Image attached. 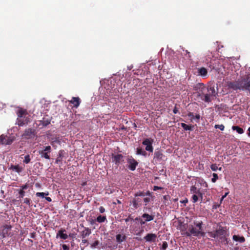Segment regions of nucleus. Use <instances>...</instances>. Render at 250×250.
Returning a JSON list of instances; mask_svg holds the SVG:
<instances>
[{"label": "nucleus", "instance_id": "1", "mask_svg": "<svg viewBox=\"0 0 250 250\" xmlns=\"http://www.w3.org/2000/svg\"><path fill=\"white\" fill-rule=\"evenodd\" d=\"M203 222L202 220H194L188 226V231L186 232L187 236L190 237L191 235L199 237H204L205 232L203 229Z\"/></svg>", "mask_w": 250, "mask_h": 250}, {"label": "nucleus", "instance_id": "2", "mask_svg": "<svg viewBox=\"0 0 250 250\" xmlns=\"http://www.w3.org/2000/svg\"><path fill=\"white\" fill-rule=\"evenodd\" d=\"M227 85L229 88L233 90H242L250 91V81H248V78L242 77L236 81H228Z\"/></svg>", "mask_w": 250, "mask_h": 250}, {"label": "nucleus", "instance_id": "3", "mask_svg": "<svg viewBox=\"0 0 250 250\" xmlns=\"http://www.w3.org/2000/svg\"><path fill=\"white\" fill-rule=\"evenodd\" d=\"M217 93L216 92L214 86H208L207 92H202L197 97L201 101L209 103L211 102L213 97H215Z\"/></svg>", "mask_w": 250, "mask_h": 250}, {"label": "nucleus", "instance_id": "4", "mask_svg": "<svg viewBox=\"0 0 250 250\" xmlns=\"http://www.w3.org/2000/svg\"><path fill=\"white\" fill-rule=\"evenodd\" d=\"M146 194L144 191H139L135 193L134 197L131 202L135 209H137L142 206V200L140 197H145Z\"/></svg>", "mask_w": 250, "mask_h": 250}, {"label": "nucleus", "instance_id": "5", "mask_svg": "<svg viewBox=\"0 0 250 250\" xmlns=\"http://www.w3.org/2000/svg\"><path fill=\"white\" fill-rule=\"evenodd\" d=\"M112 162L117 167L125 163L124 156L121 154H112L111 155Z\"/></svg>", "mask_w": 250, "mask_h": 250}, {"label": "nucleus", "instance_id": "6", "mask_svg": "<svg viewBox=\"0 0 250 250\" xmlns=\"http://www.w3.org/2000/svg\"><path fill=\"white\" fill-rule=\"evenodd\" d=\"M36 130L34 128H27L25 129L24 133L22 134L21 137L24 139H30L35 137L36 136Z\"/></svg>", "mask_w": 250, "mask_h": 250}, {"label": "nucleus", "instance_id": "7", "mask_svg": "<svg viewBox=\"0 0 250 250\" xmlns=\"http://www.w3.org/2000/svg\"><path fill=\"white\" fill-rule=\"evenodd\" d=\"M51 151V147L50 146H45L43 149L40 150L38 151L39 154L41 155V157L46 159H50V153Z\"/></svg>", "mask_w": 250, "mask_h": 250}, {"label": "nucleus", "instance_id": "8", "mask_svg": "<svg viewBox=\"0 0 250 250\" xmlns=\"http://www.w3.org/2000/svg\"><path fill=\"white\" fill-rule=\"evenodd\" d=\"M12 228V227L10 225H5L3 226L2 229L0 233V235L2 238L12 236L11 232Z\"/></svg>", "mask_w": 250, "mask_h": 250}, {"label": "nucleus", "instance_id": "9", "mask_svg": "<svg viewBox=\"0 0 250 250\" xmlns=\"http://www.w3.org/2000/svg\"><path fill=\"white\" fill-rule=\"evenodd\" d=\"M15 140V137L14 136H6L4 135L0 136V145H10Z\"/></svg>", "mask_w": 250, "mask_h": 250}, {"label": "nucleus", "instance_id": "10", "mask_svg": "<svg viewBox=\"0 0 250 250\" xmlns=\"http://www.w3.org/2000/svg\"><path fill=\"white\" fill-rule=\"evenodd\" d=\"M153 142V139L151 138L145 139L142 142V144L146 146V150L152 152L153 151V147L152 146V143Z\"/></svg>", "mask_w": 250, "mask_h": 250}, {"label": "nucleus", "instance_id": "11", "mask_svg": "<svg viewBox=\"0 0 250 250\" xmlns=\"http://www.w3.org/2000/svg\"><path fill=\"white\" fill-rule=\"evenodd\" d=\"M193 89L196 91L197 96L202 92H207L208 87L203 83H198L193 86Z\"/></svg>", "mask_w": 250, "mask_h": 250}, {"label": "nucleus", "instance_id": "12", "mask_svg": "<svg viewBox=\"0 0 250 250\" xmlns=\"http://www.w3.org/2000/svg\"><path fill=\"white\" fill-rule=\"evenodd\" d=\"M127 163L128 164V168L132 171L135 170L138 163L132 156H128L127 158Z\"/></svg>", "mask_w": 250, "mask_h": 250}, {"label": "nucleus", "instance_id": "13", "mask_svg": "<svg viewBox=\"0 0 250 250\" xmlns=\"http://www.w3.org/2000/svg\"><path fill=\"white\" fill-rule=\"evenodd\" d=\"M165 157V155L162 153V150L157 149L154 153L153 160L157 163L163 160Z\"/></svg>", "mask_w": 250, "mask_h": 250}, {"label": "nucleus", "instance_id": "14", "mask_svg": "<svg viewBox=\"0 0 250 250\" xmlns=\"http://www.w3.org/2000/svg\"><path fill=\"white\" fill-rule=\"evenodd\" d=\"M29 121V118L28 116H24L17 119V123L19 126H23L27 125Z\"/></svg>", "mask_w": 250, "mask_h": 250}, {"label": "nucleus", "instance_id": "15", "mask_svg": "<svg viewBox=\"0 0 250 250\" xmlns=\"http://www.w3.org/2000/svg\"><path fill=\"white\" fill-rule=\"evenodd\" d=\"M65 154V152L64 150L62 149L59 150L55 161V163L59 164L60 166L62 165V161L64 157Z\"/></svg>", "mask_w": 250, "mask_h": 250}, {"label": "nucleus", "instance_id": "16", "mask_svg": "<svg viewBox=\"0 0 250 250\" xmlns=\"http://www.w3.org/2000/svg\"><path fill=\"white\" fill-rule=\"evenodd\" d=\"M217 235V238H219L220 239V237L224 236L227 234V230L226 228H223L222 227H219V228L216 230Z\"/></svg>", "mask_w": 250, "mask_h": 250}, {"label": "nucleus", "instance_id": "17", "mask_svg": "<svg viewBox=\"0 0 250 250\" xmlns=\"http://www.w3.org/2000/svg\"><path fill=\"white\" fill-rule=\"evenodd\" d=\"M190 192L191 193L193 194H197L198 195H199V197H200L201 200H202L203 194L200 191V189L197 188V187L195 185L192 186L190 187Z\"/></svg>", "mask_w": 250, "mask_h": 250}, {"label": "nucleus", "instance_id": "18", "mask_svg": "<svg viewBox=\"0 0 250 250\" xmlns=\"http://www.w3.org/2000/svg\"><path fill=\"white\" fill-rule=\"evenodd\" d=\"M70 103L73 104V106L75 108H78L81 103V99L79 97H73L70 101H69Z\"/></svg>", "mask_w": 250, "mask_h": 250}, {"label": "nucleus", "instance_id": "19", "mask_svg": "<svg viewBox=\"0 0 250 250\" xmlns=\"http://www.w3.org/2000/svg\"><path fill=\"white\" fill-rule=\"evenodd\" d=\"M157 238V236L154 233H148L144 237L146 241L147 242H154Z\"/></svg>", "mask_w": 250, "mask_h": 250}, {"label": "nucleus", "instance_id": "20", "mask_svg": "<svg viewBox=\"0 0 250 250\" xmlns=\"http://www.w3.org/2000/svg\"><path fill=\"white\" fill-rule=\"evenodd\" d=\"M155 217L154 214H148L146 213H144L142 215V218L144 219V220L146 222H149L152 221Z\"/></svg>", "mask_w": 250, "mask_h": 250}, {"label": "nucleus", "instance_id": "21", "mask_svg": "<svg viewBox=\"0 0 250 250\" xmlns=\"http://www.w3.org/2000/svg\"><path fill=\"white\" fill-rule=\"evenodd\" d=\"M198 75L203 77H206L208 75V70L204 67L198 68L197 69Z\"/></svg>", "mask_w": 250, "mask_h": 250}, {"label": "nucleus", "instance_id": "22", "mask_svg": "<svg viewBox=\"0 0 250 250\" xmlns=\"http://www.w3.org/2000/svg\"><path fill=\"white\" fill-rule=\"evenodd\" d=\"M65 231V229H60L57 234V237L60 236V237L63 240H65L68 238V235L66 233H64Z\"/></svg>", "mask_w": 250, "mask_h": 250}, {"label": "nucleus", "instance_id": "23", "mask_svg": "<svg viewBox=\"0 0 250 250\" xmlns=\"http://www.w3.org/2000/svg\"><path fill=\"white\" fill-rule=\"evenodd\" d=\"M91 233V229L88 228H85L81 232V237L82 238H85L88 236Z\"/></svg>", "mask_w": 250, "mask_h": 250}, {"label": "nucleus", "instance_id": "24", "mask_svg": "<svg viewBox=\"0 0 250 250\" xmlns=\"http://www.w3.org/2000/svg\"><path fill=\"white\" fill-rule=\"evenodd\" d=\"M9 169L13 171H15L19 173L21 172L22 171V170H23L22 167H20L19 165H11L9 167Z\"/></svg>", "mask_w": 250, "mask_h": 250}, {"label": "nucleus", "instance_id": "25", "mask_svg": "<svg viewBox=\"0 0 250 250\" xmlns=\"http://www.w3.org/2000/svg\"><path fill=\"white\" fill-rule=\"evenodd\" d=\"M18 118H21V117H23L24 116H26L27 115V112L26 110L23 109L22 108H20L17 113Z\"/></svg>", "mask_w": 250, "mask_h": 250}, {"label": "nucleus", "instance_id": "26", "mask_svg": "<svg viewBox=\"0 0 250 250\" xmlns=\"http://www.w3.org/2000/svg\"><path fill=\"white\" fill-rule=\"evenodd\" d=\"M232 239L237 242H239V243H243L245 242V238L243 236H239L237 235H234L232 236Z\"/></svg>", "mask_w": 250, "mask_h": 250}, {"label": "nucleus", "instance_id": "27", "mask_svg": "<svg viewBox=\"0 0 250 250\" xmlns=\"http://www.w3.org/2000/svg\"><path fill=\"white\" fill-rule=\"evenodd\" d=\"M181 126L183 128V129L186 130H189L192 131L194 129V126L193 125H188L185 123H181Z\"/></svg>", "mask_w": 250, "mask_h": 250}, {"label": "nucleus", "instance_id": "28", "mask_svg": "<svg viewBox=\"0 0 250 250\" xmlns=\"http://www.w3.org/2000/svg\"><path fill=\"white\" fill-rule=\"evenodd\" d=\"M126 239V236L125 235L122 236L121 234H119L116 236V241L119 243H122L123 242L125 241Z\"/></svg>", "mask_w": 250, "mask_h": 250}, {"label": "nucleus", "instance_id": "29", "mask_svg": "<svg viewBox=\"0 0 250 250\" xmlns=\"http://www.w3.org/2000/svg\"><path fill=\"white\" fill-rule=\"evenodd\" d=\"M40 125H42L43 126H46L47 125L50 124V119L43 118L42 120L40 121Z\"/></svg>", "mask_w": 250, "mask_h": 250}, {"label": "nucleus", "instance_id": "30", "mask_svg": "<svg viewBox=\"0 0 250 250\" xmlns=\"http://www.w3.org/2000/svg\"><path fill=\"white\" fill-rule=\"evenodd\" d=\"M188 116L189 117L191 118V119H196V122L197 123L199 122V120L200 118V115L199 114H196V115L194 116L193 113L189 112L188 114Z\"/></svg>", "mask_w": 250, "mask_h": 250}, {"label": "nucleus", "instance_id": "31", "mask_svg": "<svg viewBox=\"0 0 250 250\" xmlns=\"http://www.w3.org/2000/svg\"><path fill=\"white\" fill-rule=\"evenodd\" d=\"M136 154L146 156V152L141 147H137L136 148Z\"/></svg>", "mask_w": 250, "mask_h": 250}, {"label": "nucleus", "instance_id": "32", "mask_svg": "<svg viewBox=\"0 0 250 250\" xmlns=\"http://www.w3.org/2000/svg\"><path fill=\"white\" fill-rule=\"evenodd\" d=\"M96 220L99 223H103L106 220V216H102L100 215L97 217Z\"/></svg>", "mask_w": 250, "mask_h": 250}, {"label": "nucleus", "instance_id": "33", "mask_svg": "<svg viewBox=\"0 0 250 250\" xmlns=\"http://www.w3.org/2000/svg\"><path fill=\"white\" fill-rule=\"evenodd\" d=\"M232 129L233 130H236L239 134H243L244 133V130L242 128H241L239 126H232Z\"/></svg>", "mask_w": 250, "mask_h": 250}, {"label": "nucleus", "instance_id": "34", "mask_svg": "<svg viewBox=\"0 0 250 250\" xmlns=\"http://www.w3.org/2000/svg\"><path fill=\"white\" fill-rule=\"evenodd\" d=\"M219 240L221 243L225 245H228L229 243V240L227 237V234H226V235H224V236L220 237V239H219Z\"/></svg>", "mask_w": 250, "mask_h": 250}, {"label": "nucleus", "instance_id": "35", "mask_svg": "<svg viewBox=\"0 0 250 250\" xmlns=\"http://www.w3.org/2000/svg\"><path fill=\"white\" fill-rule=\"evenodd\" d=\"M48 194H49V193L48 192H47L46 193H45V192H37L36 193V195L37 197H41L42 198H44L45 197V196H47Z\"/></svg>", "mask_w": 250, "mask_h": 250}, {"label": "nucleus", "instance_id": "36", "mask_svg": "<svg viewBox=\"0 0 250 250\" xmlns=\"http://www.w3.org/2000/svg\"><path fill=\"white\" fill-rule=\"evenodd\" d=\"M31 159L29 155H26L24 156V159L23 162L25 164H28L30 162Z\"/></svg>", "mask_w": 250, "mask_h": 250}, {"label": "nucleus", "instance_id": "37", "mask_svg": "<svg viewBox=\"0 0 250 250\" xmlns=\"http://www.w3.org/2000/svg\"><path fill=\"white\" fill-rule=\"evenodd\" d=\"M199 198H200L197 194H194L192 196V202L195 203L198 200Z\"/></svg>", "mask_w": 250, "mask_h": 250}, {"label": "nucleus", "instance_id": "38", "mask_svg": "<svg viewBox=\"0 0 250 250\" xmlns=\"http://www.w3.org/2000/svg\"><path fill=\"white\" fill-rule=\"evenodd\" d=\"M216 231H210L208 232V235L209 237L213 238H217V235L216 234Z\"/></svg>", "mask_w": 250, "mask_h": 250}, {"label": "nucleus", "instance_id": "39", "mask_svg": "<svg viewBox=\"0 0 250 250\" xmlns=\"http://www.w3.org/2000/svg\"><path fill=\"white\" fill-rule=\"evenodd\" d=\"M212 178L211 179V181L212 183H215L217 181V180L218 179V176L217 174L215 173H213L212 174Z\"/></svg>", "mask_w": 250, "mask_h": 250}, {"label": "nucleus", "instance_id": "40", "mask_svg": "<svg viewBox=\"0 0 250 250\" xmlns=\"http://www.w3.org/2000/svg\"><path fill=\"white\" fill-rule=\"evenodd\" d=\"M214 127L215 128H219L221 130H224L225 128V126L223 125H215Z\"/></svg>", "mask_w": 250, "mask_h": 250}, {"label": "nucleus", "instance_id": "41", "mask_svg": "<svg viewBox=\"0 0 250 250\" xmlns=\"http://www.w3.org/2000/svg\"><path fill=\"white\" fill-rule=\"evenodd\" d=\"M210 168L212 171H215L218 169V167L216 164H213L210 166Z\"/></svg>", "mask_w": 250, "mask_h": 250}, {"label": "nucleus", "instance_id": "42", "mask_svg": "<svg viewBox=\"0 0 250 250\" xmlns=\"http://www.w3.org/2000/svg\"><path fill=\"white\" fill-rule=\"evenodd\" d=\"M143 201L145 203V206H146L147 203L150 202V198L149 197H144L143 199Z\"/></svg>", "mask_w": 250, "mask_h": 250}, {"label": "nucleus", "instance_id": "43", "mask_svg": "<svg viewBox=\"0 0 250 250\" xmlns=\"http://www.w3.org/2000/svg\"><path fill=\"white\" fill-rule=\"evenodd\" d=\"M99 244V241L96 240L92 244H91V248H95Z\"/></svg>", "mask_w": 250, "mask_h": 250}, {"label": "nucleus", "instance_id": "44", "mask_svg": "<svg viewBox=\"0 0 250 250\" xmlns=\"http://www.w3.org/2000/svg\"><path fill=\"white\" fill-rule=\"evenodd\" d=\"M19 193L20 194V197L23 198L24 196L25 191L22 189H20L19 191Z\"/></svg>", "mask_w": 250, "mask_h": 250}, {"label": "nucleus", "instance_id": "45", "mask_svg": "<svg viewBox=\"0 0 250 250\" xmlns=\"http://www.w3.org/2000/svg\"><path fill=\"white\" fill-rule=\"evenodd\" d=\"M24 203L29 205V206H30V203H31V200L29 198H25L24 199Z\"/></svg>", "mask_w": 250, "mask_h": 250}, {"label": "nucleus", "instance_id": "46", "mask_svg": "<svg viewBox=\"0 0 250 250\" xmlns=\"http://www.w3.org/2000/svg\"><path fill=\"white\" fill-rule=\"evenodd\" d=\"M124 220L127 223L129 221H133V219L131 215H129L128 217L127 218L125 219Z\"/></svg>", "mask_w": 250, "mask_h": 250}, {"label": "nucleus", "instance_id": "47", "mask_svg": "<svg viewBox=\"0 0 250 250\" xmlns=\"http://www.w3.org/2000/svg\"><path fill=\"white\" fill-rule=\"evenodd\" d=\"M62 247L63 250H69V247L66 244H63L62 245Z\"/></svg>", "mask_w": 250, "mask_h": 250}, {"label": "nucleus", "instance_id": "48", "mask_svg": "<svg viewBox=\"0 0 250 250\" xmlns=\"http://www.w3.org/2000/svg\"><path fill=\"white\" fill-rule=\"evenodd\" d=\"M167 247V243L166 242H163V245H162V249L163 250H166Z\"/></svg>", "mask_w": 250, "mask_h": 250}, {"label": "nucleus", "instance_id": "49", "mask_svg": "<svg viewBox=\"0 0 250 250\" xmlns=\"http://www.w3.org/2000/svg\"><path fill=\"white\" fill-rule=\"evenodd\" d=\"M28 188V185L27 184H26L21 187V189H22L23 190H24L25 189H26Z\"/></svg>", "mask_w": 250, "mask_h": 250}, {"label": "nucleus", "instance_id": "50", "mask_svg": "<svg viewBox=\"0 0 250 250\" xmlns=\"http://www.w3.org/2000/svg\"><path fill=\"white\" fill-rule=\"evenodd\" d=\"M99 211L100 213H103L105 211V208L103 207H100L99 208Z\"/></svg>", "mask_w": 250, "mask_h": 250}, {"label": "nucleus", "instance_id": "51", "mask_svg": "<svg viewBox=\"0 0 250 250\" xmlns=\"http://www.w3.org/2000/svg\"><path fill=\"white\" fill-rule=\"evenodd\" d=\"M140 224L141 226L144 225L146 224V221L145 220H143L142 219H141L139 221Z\"/></svg>", "mask_w": 250, "mask_h": 250}, {"label": "nucleus", "instance_id": "52", "mask_svg": "<svg viewBox=\"0 0 250 250\" xmlns=\"http://www.w3.org/2000/svg\"><path fill=\"white\" fill-rule=\"evenodd\" d=\"M36 232L34 231V232H33L30 233V237L32 238H34L36 237Z\"/></svg>", "mask_w": 250, "mask_h": 250}, {"label": "nucleus", "instance_id": "53", "mask_svg": "<svg viewBox=\"0 0 250 250\" xmlns=\"http://www.w3.org/2000/svg\"><path fill=\"white\" fill-rule=\"evenodd\" d=\"M229 192H226L224 195H223L220 200V203H221L222 201L224 200V199L228 195Z\"/></svg>", "mask_w": 250, "mask_h": 250}, {"label": "nucleus", "instance_id": "54", "mask_svg": "<svg viewBox=\"0 0 250 250\" xmlns=\"http://www.w3.org/2000/svg\"><path fill=\"white\" fill-rule=\"evenodd\" d=\"M55 143L59 144L60 141L59 140L56 139L55 140H54L51 142V145L52 146H53Z\"/></svg>", "mask_w": 250, "mask_h": 250}, {"label": "nucleus", "instance_id": "55", "mask_svg": "<svg viewBox=\"0 0 250 250\" xmlns=\"http://www.w3.org/2000/svg\"><path fill=\"white\" fill-rule=\"evenodd\" d=\"M173 112L174 114H176L178 112V108L176 107V106H175L173 110Z\"/></svg>", "mask_w": 250, "mask_h": 250}, {"label": "nucleus", "instance_id": "56", "mask_svg": "<svg viewBox=\"0 0 250 250\" xmlns=\"http://www.w3.org/2000/svg\"><path fill=\"white\" fill-rule=\"evenodd\" d=\"M161 187H158V186H154V188H153V190L154 191H156L157 190V189H161Z\"/></svg>", "mask_w": 250, "mask_h": 250}, {"label": "nucleus", "instance_id": "57", "mask_svg": "<svg viewBox=\"0 0 250 250\" xmlns=\"http://www.w3.org/2000/svg\"><path fill=\"white\" fill-rule=\"evenodd\" d=\"M82 243L83 244L87 243V240L85 239V238H83L82 239Z\"/></svg>", "mask_w": 250, "mask_h": 250}, {"label": "nucleus", "instance_id": "58", "mask_svg": "<svg viewBox=\"0 0 250 250\" xmlns=\"http://www.w3.org/2000/svg\"><path fill=\"white\" fill-rule=\"evenodd\" d=\"M45 199L48 201V202H51L52 200H51V198L50 197H45Z\"/></svg>", "mask_w": 250, "mask_h": 250}, {"label": "nucleus", "instance_id": "59", "mask_svg": "<svg viewBox=\"0 0 250 250\" xmlns=\"http://www.w3.org/2000/svg\"><path fill=\"white\" fill-rule=\"evenodd\" d=\"M145 193H146V195L151 196V194L150 192L149 191H148L146 192H145Z\"/></svg>", "mask_w": 250, "mask_h": 250}, {"label": "nucleus", "instance_id": "60", "mask_svg": "<svg viewBox=\"0 0 250 250\" xmlns=\"http://www.w3.org/2000/svg\"><path fill=\"white\" fill-rule=\"evenodd\" d=\"M96 221V219L95 220H92L91 221V222H90V224L91 225H93V224H94L95 223Z\"/></svg>", "mask_w": 250, "mask_h": 250}, {"label": "nucleus", "instance_id": "61", "mask_svg": "<svg viewBox=\"0 0 250 250\" xmlns=\"http://www.w3.org/2000/svg\"><path fill=\"white\" fill-rule=\"evenodd\" d=\"M246 78H248V81H250V74L245 77Z\"/></svg>", "mask_w": 250, "mask_h": 250}, {"label": "nucleus", "instance_id": "62", "mask_svg": "<svg viewBox=\"0 0 250 250\" xmlns=\"http://www.w3.org/2000/svg\"><path fill=\"white\" fill-rule=\"evenodd\" d=\"M141 218H139V217H136L135 219V220H136V221H139L140 220Z\"/></svg>", "mask_w": 250, "mask_h": 250}, {"label": "nucleus", "instance_id": "63", "mask_svg": "<svg viewBox=\"0 0 250 250\" xmlns=\"http://www.w3.org/2000/svg\"><path fill=\"white\" fill-rule=\"evenodd\" d=\"M232 250H239L238 247H234Z\"/></svg>", "mask_w": 250, "mask_h": 250}, {"label": "nucleus", "instance_id": "64", "mask_svg": "<svg viewBox=\"0 0 250 250\" xmlns=\"http://www.w3.org/2000/svg\"><path fill=\"white\" fill-rule=\"evenodd\" d=\"M248 131H249V132H248V135H249V136H250V127H249V128H248Z\"/></svg>", "mask_w": 250, "mask_h": 250}]
</instances>
